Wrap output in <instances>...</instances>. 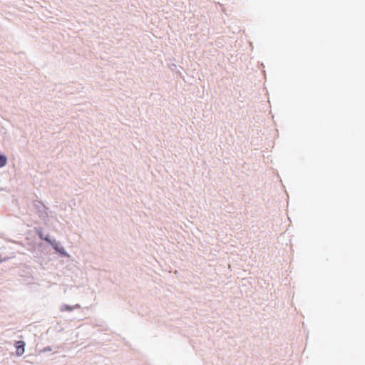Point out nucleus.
I'll list each match as a JSON object with an SVG mask.
<instances>
[{
    "label": "nucleus",
    "instance_id": "nucleus-2",
    "mask_svg": "<svg viewBox=\"0 0 365 365\" xmlns=\"http://www.w3.org/2000/svg\"><path fill=\"white\" fill-rule=\"evenodd\" d=\"M7 158L6 156L0 155V168H2L6 165Z\"/></svg>",
    "mask_w": 365,
    "mask_h": 365
},
{
    "label": "nucleus",
    "instance_id": "nucleus-6",
    "mask_svg": "<svg viewBox=\"0 0 365 365\" xmlns=\"http://www.w3.org/2000/svg\"><path fill=\"white\" fill-rule=\"evenodd\" d=\"M1 262V260L0 259V262Z\"/></svg>",
    "mask_w": 365,
    "mask_h": 365
},
{
    "label": "nucleus",
    "instance_id": "nucleus-5",
    "mask_svg": "<svg viewBox=\"0 0 365 365\" xmlns=\"http://www.w3.org/2000/svg\"><path fill=\"white\" fill-rule=\"evenodd\" d=\"M39 237H40L41 239H42V240H44V238H45V237H43V235L41 232H40V233H39Z\"/></svg>",
    "mask_w": 365,
    "mask_h": 365
},
{
    "label": "nucleus",
    "instance_id": "nucleus-1",
    "mask_svg": "<svg viewBox=\"0 0 365 365\" xmlns=\"http://www.w3.org/2000/svg\"><path fill=\"white\" fill-rule=\"evenodd\" d=\"M24 342L22 341H19L16 344V354L18 356H21L24 352Z\"/></svg>",
    "mask_w": 365,
    "mask_h": 365
},
{
    "label": "nucleus",
    "instance_id": "nucleus-4",
    "mask_svg": "<svg viewBox=\"0 0 365 365\" xmlns=\"http://www.w3.org/2000/svg\"><path fill=\"white\" fill-rule=\"evenodd\" d=\"M44 240H45V241H46V242H49V243H51V244H52V242H51V240H50L48 237H45V238H44Z\"/></svg>",
    "mask_w": 365,
    "mask_h": 365
},
{
    "label": "nucleus",
    "instance_id": "nucleus-3",
    "mask_svg": "<svg viewBox=\"0 0 365 365\" xmlns=\"http://www.w3.org/2000/svg\"><path fill=\"white\" fill-rule=\"evenodd\" d=\"M54 248L58 251L59 252L62 253V254H65V250L63 248H61V249H58L57 247H54Z\"/></svg>",
    "mask_w": 365,
    "mask_h": 365
}]
</instances>
